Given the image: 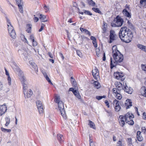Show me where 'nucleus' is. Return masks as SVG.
I'll return each instance as SVG.
<instances>
[{
	"mask_svg": "<svg viewBox=\"0 0 146 146\" xmlns=\"http://www.w3.org/2000/svg\"><path fill=\"white\" fill-rule=\"evenodd\" d=\"M112 50L113 60L111 58L110 66L111 68L117 65L118 63L122 62L123 59V55L117 50L116 45H114L112 47Z\"/></svg>",
	"mask_w": 146,
	"mask_h": 146,
	"instance_id": "obj_1",
	"label": "nucleus"
},
{
	"mask_svg": "<svg viewBox=\"0 0 146 146\" xmlns=\"http://www.w3.org/2000/svg\"><path fill=\"white\" fill-rule=\"evenodd\" d=\"M119 36L121 40L126 43L130 42L133 37V33L131 31L125 26L121 29L119 32Z\"/></svg>",
	"mask_w": 146,
	"mask_h": 146,
	"instance_id": "obj_2",
	"label": "nucleus"
},
{
	"mask_svg": "<svg viewBox=\"0 0 146 146\" xmlns=\"http://www.w3.org/2000/svg\"><path fill=\"white\" fill-rule=\"evenodd\" d=\"M17 71H19L21 74L20 79L23 86V92H26V91L28 88L29 84L26 78L24 76L22 71L19 68H17Z\"/></svg>",
	"mask_w": 146,
	"mask_h": 146,
	"instance_id": "obj_3",
	"label": "nucleus"
},
{
	"mask_svg": "<svg viewBox=\"0 0 146 146\" xmlns=\"http://www.w3.org/2000/svg\"><path fill=\"white\" fill-rule=\"evenodd\" d=\"M55 102L57 103L58 107L61 113V115L64 118H66L65 113L64 109V107L63 102L60 100L59 96H57L55 98Z\"/></svg>",
	"mask_w": 146,
	"mask_h": 146,
	"instance_id": "obj_4",
	"label": "nucleus"
},
{
	"mask_svg": "<svg viewBox=\"0 0 146 146\" xmlns=\"http://www.w3.org/2000/svg\"><path fill=\"white\" fill-rule=\"evenodd\" d=\"M8 30L9 33L11 37L13 38H15L16 37V34L14 28L11 25L10 20L8 19H7Z\"/></svg>",
	"mask_w": 146,
	"mask_h": 146,
	"instance_id": "obj_5",
	"label": "nucleus"
},
{
	"mask_svg": "<svg viewBox=\"0 0 146 146\" xmlns=\"http://www.w3.org/2000/svg\"><path fill=\"white\" fill-rule=\"evenodd\" d=\"M123 20L119 16L116 17L113 21L111 23V26L113 27H120L123 24Z\"/></svg>",
	"mask_w": 146,
	"mask_h": 146,
	"instance_id": "obj_6",
	"label": "nucleus"
},
{
	"mask_svg": "<svg viewBox=\"0 0 146 146\" xmlns=\"http://www.w3.org/2000/svg\"><path fill=\"white\" fill-rule=\"evenodd\" d=\"M36 103L39 113L40 114H43L44 107L42 102L39 100H38L36 101Z\"/></svg>",
	"mask_w": 146,
	"mask_h": 146,
	"instance_id": "obj_7",
	"label": "nucleus"
},
{
	"mask_svg": "<svg viewBox=\"0 0 146 146\" xmlns=\"http://www.w3.org/2000/svg\"><path fill=\"white\" fill-rule=\"evenodd\" d=\"M114 76L115 78L121 81H123L125 78L124 75L121 72H116L114 73Z\"/></svg>",
	"mask_w": 146,
	"mask_h": 146,
	"instance_id": "obj_8",
	"label": "nucleus"
},
{
	"mask_svg": "<svg viewBox=\"0 0 146 146\" xmlns=\"http://www.w3.org/2000/svg\"><path fill=\"white\" fill-rule=\"evenodd\" d=\"M110 40L109 42L111 43L115 40L118 37L117 36L115 33V32L111 30L110 31Z\"/></svg>",
	"mask_w": 146,
	"mask_h": 146,
	"instance_id": "obj_9",
	"label": "nucleus"
},
{
	"mask_svg": "<svg viewBox=\"0 0 146 146\" xmlns=\"http://www.w3.org/2000/svg\"><path fill=\"white\" fill-rule=\"evenodd\" d=\"M113 104L114 107L115 111H119L121 109L119 101L115 99L113 101Z\"/></svg>",
	"mask_w": 146,
	"mask_h": 146,
	"instance_id": "obj_10",
	"label": "nucleus"
},
{
	"mask_svg": "<svg viewBox=\"0 0 146 146\" xmlns=\"http://www.w3.org/2000/svg\"><path fill=\"white\" fill-rule=\"evenodd\" d=\"M123 86H124L123 90L125 92H126L128 94H131L133 91V90L132 88L130 87L128 88V87L126 85V83L123 82Z\"/></svg>",
	"mask_w": 146,
	"mask_h": 146,
	"instance_id": "obj_11",
	"label": "nucleus"
},
{
	"mask_svg": "<svg viewBox=\"0 0 146 146\" xmlns=\"http://www.w3.org/2000/svg\"><path fill=\"white\" fill-rule=\"evenodd\" d=\"M7 110V107L5 104L0 106V116H1L4 114L6 111Z\"/></svg>",
	"mask_w": 146,
	"mask_h": 146,
	"instance_id": "obj_12",
	"label": "nucleus"
},
{
	"mask_svg": "<svg viewBox=\"0 0 146 146\" xmlns=\"http://www.w3.org/2000/svg\"><path fill=\"white\" fill-rule=\"evenodd\" d=\"M92 75L94 78L96 80H98L99 78V72L98 70L96 68H95L93 70L92 72Z\"/></svg>",
	"mask_w": 146,
	"mask_h": 146,
	"instance_id": "obj_13",
	"label": "nucleus"
},
{
	"mask_svg": "<svg viewBox=\"0 0 146 146\" xmlns=\"http://www.w3.org/2000/svg\"><path fill=\"white\" fill-rule=\"evenodd\" d=\"M23 93L26 98H30L33 94V92L31 89H29L28 91L27 90L26 91V92Z\"/></svg>",
	"mask_w": 146,
	"mask_h": 146,
	"instance_id": "obj_14",
	"label": "nucleus"
},
{
	"mask_svg": "<svg viewBox=\"0 0 146 146\" xmlns=\"http://www.w3.org/2000/svg\"><path fill=\"white\" fill-rule=\"evenodd\" d=\"M124 106L126 107V109L130 108L132 106V102L130 100L127 99V100L124 104Z\"/></svg>",
	"mask_w": 146,
	"mask_h": 146,
	"instance_id": "obj_15",
	"label": "nucleus"
},
{
	"mask_svg": "<svg viewBox=\"0 0 146 146\" xmlns=\"http://www.w3.org/2000/svg\"><path fill=\"white\" fill-rule=\"evenodd\" d=\"M134 117V115L130 112L127 113L125 115V121H127L128 118H133Z\"/></svg>",
	"mask_w": 146,
	"mask_h": 146,
	"instance_id": "obj_16",
	"label": "nucleus"
},
{
	"mask_svg": "<svg viewBox=\"0 0 146 146\" xmlns=\"http://www.w3.org/2000/svg\"><path fill=\"white\" fill-rule=\"evenodd\" d=\"M38 14L40 15V17L39 18L41 22H44L47 21V19L45 15L42 14H40L39 13L37 14V15H38Z\"/></svg>",
	"mask_w": 146,
	"mask_h": 146,
	"instance_id": "obj_17",
	"label": "nucleus"
},
{
	"mask_svg": "<svg viewBox=\"0 0 146 146\" xmlns=\"http://www.w3.org/2000/svg\"><path fill=\"white\" fill-rule=\"evenodd\" d=\"M115 84L118 91H120L123 88L122 85L120 82H115Z\"/></svg>",
	"mask_w": 146,
	"mask_h": 146,
	"instance_id": "obj_18",
	"label": "nucleus"
},
{
	"mask_svg": "<svg viewBox=\"0 0 146 146\" xmlns=\"http://www.w3.org/2000/svg\"><path fill=\"white\" fill-rule=\"evenodd\" d=\"M93 84L94 87L96 89H99L101 87L100 83L98 81H95Z\"/></svg>",
	"mask_w": 146,
	"mask_h": 146,
	"instance_id": "obj_19",
	"label": "nucleus"
},
{
	"mask_svg": "<svg viewBox=\"0 0 146 146\" xmlns=\"http://www.w3.org/2000/svg\"><path fill=\"white\" fill-rule=\"evenodd\" d=\"M141 91L142 95L146 97V87H142L141 89Z\"/></svg>",
	"mask_w": 146,
	"mask_h": 146,
	"instance_id": "obj_20",
	"label": "nucleus"
},
{
	"mask_svg": "<svg viewBox=\"0 0 146 146\" xmlns=\"http://www.w3.org/2000/svg\"><path fill=\"white\" fill-rule=\"evenodd\" d=\"M80 29L82 32L85 33L87 35H88L89 36H90L91 35V33L87 30L82 27L80 28Z\"/></svg>",
	"mask_w": 146,
	"mask_h": 146,
	"instance_id": "obj_21",
	"label": "nucleus"
},
{
	"mask_svg": "<svg viewBox=\"0 0 146 146\" xmlns=\"http://www.w3.org/2000/svg\"><path fill=\"white\" fill-rule=\"evenodd\" d=\"M123 13L124 15L129 18H131V16L130 13L126 9H124L123 11Z\"/></svg>",
	"mask_w": 146,
	"mask_h": 146,
	"instance_id": "obj_22",
	"label": "nucleus"
},
{
	"mask_svg": "<svg viewBox=\"0 0 146 146\" xmlns=\"http://www.w3.org/2000/svg\"><path fill=\"white\" fill-rule=\"evenodd\" d=\"M137 47L140 49L146 52V46L139 44L137 45Z\"/></svg>",
	"mask_w": 146,
	"mask_h": 146,
	"instance_id": "obj_23",
	"label": "nucleus"
},
{
	"mask_svg": "<svg viewBox=\"0 0 146 146\" xmlns=\"http://www.w3.org/2000/svg\"><path fill=\"white\" fill-rule=\"evenodd\" d=\"M92 40L93 44L95 48H97L98 45L96 38L93 36H92Z\"/></svg>",
	"mask_w": 146,
	"mask_h": 146,
	"instance_id": "obj_24",
	"label": "nucleus"
},
{
	"mask_svg": "<svg viewBox=\"0 0 146 146\" xmlns=\"http://www.w3.org/2000/svg\"><path fill=\"white\" fill-rule=\"evenodd\" d=\"M73 94L78 99H81V97L78 91L77 90L76 92H74Z\"/></svg>",
	"mask_w": 146,
	"mask_h": 146,
	"instance_id": "obj_25",
	"label": "nucleus"
},
{
	"mask_svg": "<svg viewBox=\"0 0 146 146\" xmlns=\"http://www.w3.org/2000/svg\"><path fill=\"white\" fill-rule=\"evenodd\" d=\"M56 137L59 141L61 142L62 141V138L63 135L60 134H58L57 135Z\"/></svg>",
	"mask_w": 146,
	"mask_h": 146,
	"instance_id": "obj_26",
	"label": "nucleus"
},
{
	"mask_svg": "<svg viewBox=\"0 0 146 146\" xmlns=\"http://www.w3.org/2000/svg\"><path fill=\"white\" fill-rule=\"evenodd\" d=\"M133 118H128L127 121L128 122H127V121H125L126 122L128 123L129 124L132 125L134 124V122L132 119Z\"/></svg>",
	"mask_w": 146,
	"mask_h": 146,
	"instance_id": "obj_27",
	"label": "nucleus"
},
{
	"mask_svg": "<svg viewBox=\"0 0 146 146\" xmlns=\"http://www.w3.org/2000/svg\"><path fill=\"white\" fill-rule=\"evenodd\" d=\"M92 10L94 11L96 13H98L100 14H102V13L101 12L98 8H95L93 7L92 8Z\"/></svg>",
	"mask_w": 146,
	"mask_h": 146,
	"instance_id": "obj_28",
	"label": "nucleus"
},
{
	"mask_svg": "<svg viewBox=\"0 0 146 146\" xmlns=\"http://www.w3.org/2000/svg\"><path fill=\"white\" fill-rule=\"evenodd\" d=\"M21 37L22 39V40L25 43H26L27 44H29V42L27 40V39L25 38V36L24 35H22Z\"/></svg>",
	"mask_w": 146,
	"mask_h": 146,
	"instance_id": "obj_29",
	"label": "nucleus"
},
{
	"mask_svg": "<svg viewBox=\"0 0 146 146\" xmlns=\"http://www.w3.org/2000/svg\"><path fill=\"white\" fill-rule=\"evenodd\" d=\"M5 119L6 121L5 125L6 126H7L10 123V119L9 117H5Z\"/></svg>",
	"mask_w": 146,
	"mask_h": 146,
	"instance_id": "obj_30",
	"label": "nucleus"
},
{
	"mask_svg": "<svg viewBox=\"0 0 146 146\" xmlns=\"http://www.w3.org/2000/svg\"><path fill=\"white\" fill-rule=\"evenodd\" d=\"M31 64L33 68H34L35 70H37L38 67L35 63L34 62H31Z\"/></svg>",
	"mask_w": 146,
	"mask_h": 146,
	"instance_id": "obj_31",
	"label": "nucleus"
},
{
	"mask_svg": "<svg viewBox=\"0 0 146 146\" xmlns=\"http://www.w3.org/2000/svg\"><path fill=\"white\" fill-rule=\"evenodd\" d=\"M140 3L141 5L142 6L144 7L146 5V0H140Z\"/></svg>",
	"mask_w": 146,
	"mask_h": 146,
	"instance_id": "obj_32",
	"label": "nucleus"
},
{
	"mask_svg": "<svg viewBox=\"0 0 146 146\" xmlns=\"http://www.w3.org/2000/svg\"><path fill=\"white\" fill-rule=\"evenodd\" d=\"M1 129L2 131L4 132H10L11 131V129H7L5 128H3L2 127H1Z\"/></svg>",
	"mask_w": 146,
	"mask_h": 146,
	"instance_id": "obj_33",
	"label": "nucleus"
},
{
	"mask_svg": "<svg viewBox=\"0 0 146 146\" xmlns=\"http://www.w3.org/2000/svg\"><path fill=\"white\" fill-rule=\"evenodd\" d=\"M115 95L116 96V98L117 99L120 100L122 98V95L119 93V92Z\"/></svg>",
	"mask_w": 146,
	"mask_h": 146,
	"instance_id": "obj_34",
	"label": "nucleus"
},
{
	"mask_svg": "<svg viewBox=\"0 0 146 146\" xmlns=\"http://www.w3.org/2000/svg\"><path fill=\"white\" fill-rule=\"evenodd\" d=\"M72 84L75 89L76 90L77 89V87L76 81L74 80L72 82Z\"/></svg>",
	"mask_w": 146,
	"mask_h": 146,
	"instance_id": "obj_35",
	"label": "nucleus"
},
{
	"mask_svg": "<svg viewBox=\"0 0 146 146\" xmlns=\"http://www.w3.org/2000/svg\"><path fill=\"white\" fill-rule=\"evenodd\" d=\"M17 3L19 6V5H22L23 4V2L22 0H16Z\"/></svg>",
	"mask_w": 146,
	"mask_h": 146,
	"instance_id": "obj_36",
	"label": "nucleus"
},
{
	"mask_svg": "<svg viewBox=\"0 0 146 146\" xmlns=\"http://www.w3.org/2000/svg\"><path fill=\"white\" fill-rule=\"evenodd\" d=\"M27 27H28V28L26 30V31L27 33H30L31 32V27L30 25H27Z\"/></svg>",
	"mask_w": 146,
	"mask_h": 146,
	"instance_id": "obj_37",
	"label": "nucleus"
},
{
	"mask_svg": "<svg viewBox=\"0 0 146 146\" xmlns=\"http://www.w3.org/2000/svg\"><path fill=\"white\" fill-rule=\"evenodd\" d=\"M106 97V96H97L96 98L97 100H100L102 99L103 98H105Z\"/></svg>",
	"mask_w": 146,
	"mask_h": 146,
	"instance_id": "obj_38",
	"label": "nucleus"
},
{
	"mask_svg": "<svg viewBox=\"0 0 146 146\" xmlns=\"http://www.w3.org/2000/svg\"><path fill=\"white\" fill-rule=\"evenodd\" d=\"M18 7L19 9V11L21 13H23V8L22 5H19Z\"/></svg>",
	"mask_w": 146,
	"mask_h": 146,
	"instance_id": "obj_39",
	"label": "nucleus"
},
{
	"mask_svg": "<svg viewBox=\"0 0 146 146\" xmlns=\"http://www.w3.org/2000/svg\"><path fill=\"white\" fill-rule=\"evenodd\" d=\"M112 91L113 93V94L115 95L119 92H117V89L116 88H113L112 90Z\"/></svg>",
	"mask_w": 146,
	"mask_h": 146,
	"instance_id": "obj_40",
	"label": "nucleus"
},
{
	"mask_svg": "<svg viewBox=\"0 0 146 146\" xmlns=\"http://www.w3.org/2000/svg\"><path fill=\"white\" fill-rule=\"evenodd\" d=\"M45 78H46V80L48 82L51 84H52V82L51 81V80L50 79L49 77H48V76H46V77H45Z\"/></svg>",
	"mask_w": 146,
	"mask_h": 146,
	"instance_id": "obj_41",
	"label": "nucleus"
},
{
	"mask_svg": "<svg viewBox=\"0 0 146 146\" xmlns=\"http://www.w3.org/2000/svg\"><path fill=\"white\" fill-rule=\"evenodd\" d=\"M32 42L33 46L34 47L36 46L38 44L37 42L35 40L32 41Z\"/></svg>",
	"mask_w": 146,
	"mask_h": 146,
	"instance_id": "obj_42",
	"label": "nucleus"
},
{
	"mask_svg": "<svg viewBox=\"0 0 146 146\" xmlns=\"http://www.w3.org/2000/svg\"><path fill=\"white\" fill-rule=\"evenodd\" d=\"M142 69L143 70L146 72V65L144 64L141 65Z\"/></svg>",
	"mask_w": 146,
	"mask_h": 146,
	"instance_id": "obj_43",
	"label": "nucleus"
},
{
	"mask_svg": "<svg viewBox=\"0 0 146 146\" xmlns=\"http://www.w3.org/2000/svg\"><path fill=\"white\" fill-rule=\"evenodd\" d=\"M127 142L129 145H131L132 144L131 139V138H128L127 139Z\"/></svg>",
	"mask_w": 146,
	"mask_h": 146,
	"instance_id": "obj_44",
	"label": "nucleus"
},
{
	"mask_svg": "<svg viewBox=\"0 0 146 146\" xmlns=\"http://www.w3.org/2000/svg\"><path fill=\"white\" fill-rule=\"evenodd\" d=\"M29 39L30 40H31V41H33L34 40L35 38L34 37V36L33 35H31L29 37Z\"/></svg>",
	"mask_w": 146,
	"mask_h": 146,
	"instance_id": "obj_45",
	"label": "nucleus"
},
{
	"mask_svg": "<svg viewBox=\"0 0 146 146\" xmlns=\"http://www.w3.org/2000/svg\"><path fill=\"white\" fill-rule=\"evenodd\" d=\"M137 138L138 140L139 141H142L143 140V138L142 137H140V136H137Z\"/></svg>",
	"mask_w": 146,
	"mask_h": 146,
	"instance_id": "obj_46",
	"label": "nucleus"
},
{
	"mask_svg": "<svg viewBox=\"0 0 146 146\" xmlns=\"http://www.w3.org/2000/svg\"><path fill=\"white\" fill-rule=\"evenodd\" d=\"M84 13L86 15H91V13L90 11H88L85 10L84 11Z\"/></svg>",
	"mask_w": 146,
	"mask_h": 146,
	"instance_id": "obj_47",
	"label": "nucleus"
},
{
	"mask_svg": "<svg viewBox=\"0 0 146 146\" xmlns=\"http://www.w3.org/2000/svg\"><path fill=\"white\" fill-rule=\"evenodd\" d=\"M8 76V83L9 85H10L11 84V78L9 76V75L7 76Z\"/></svg>",
	"mask_w": 146,
	"mask_h": 146,
	"instance_id": "obj_48",
	"label": "nucleus"
},
{
	"mask_svg": "<svg viewBox=\"0 0 146 146\" xmlns=\"http://www.w3.org/2000/svg\"><path fill=\"white\" fill-rule=\"evenodd\" d=\"M119 118L120 119L121 121H124L125 116H124L123 115H120L119 117Z\"/></svg>",
	"mask_w": 146,
	"mask_h": 146,
	"instance_id": "obj_49",
	"label": "nucleus"
},
{
	"mask_svg": "<svg viewBox=\"0 0 146 146\" xmlns=\"http://www.w3.org/2000/svg\"><path fill=\"white\" fill-rule=\"evenodd\" d=\"M124 121H120L119 123L121 126H123L125 124Z\"/></svg>",
	"mask_w": 146,
	"mask_h": 146,
	"instance_id": "obj_50",
	"label": "nucleus"
},
{
	"mask_svg": "<svg viewBox=\"0 0 146 146\" xmlns=\"http://www.w3.org/2000/svg\"><path fill=\"white\" fill-rule=\"evenodd\" d=\"M76 90H74V88H70L69 89V91H72L73 93H74V92H76Z\"/></svg>",
	"mask_w": 146,
	"mask_h": 146,
	"instance_id": "obj_51",
	"label": "nucleus"
},
{
	"mask_svg": "<svg viewBox=\"0 0 146 146\" xmlns=\"http://www.w3.org/2000/svg\"><path fill=\"white\" fill-rule=\"evenodd\" d=\"M42 72L43 74L44 75V76L45 78L46 77V76H48L47 72L45 71H43Z\"/></svg>",
	"mask_w": 146,
	"mask_h": 146,
	"instance_id": "obj_52",
	"label": "nucleus"
},
{
	"mask_svg": "<svg viewBox=\"0 0 146 146\" xmlns=\"http://www.w3.org/2000/svg\"><path fill=\"white\" fill-rule=\"evenodd\" d=\"M142 130L144 133L146 134V127H142Z\"/></svg>",
	"mask_w": 146,
	"mask_h": 146,
	"instance_id": "obj_53",
	"label": "nucleus"
},
{
	"mask_svg": "<svg viewBox=\"0 0 146 146\" xmlns=\"http://www.w3.org/2000/svg\"><path fill=\"white\" fill-rule=\"evenodd\" d=\"M76 53L77 55L80 57L82 56V53L79 50H77L76 51Z\"/></svg>",
	"mask_w": 146,
	"mask_h": 146,
	"instance_id": "obj_54",
	"label": "nucleus"
},
{
	"mask_svg": "<svg viewBox=\"0 0 146 146\" xmlns=\"http://www.w3.org/2000/svg\"><path fill=\"white\" fill-rule=\"evenodd\" d=\"M49 56L51 58H53V55L52 54V53L50 52H48V54Z\"/></svg>",
	"mask_w": 146,
	"mask_h": 146,
	"instance_id": "obj_55",
	"label": "nucleus"
},
{
	"mask_svg": "<svg viewBox=\"0 0 146 146\" xmlns=\"http://www.w3.org/2000/svg\"><path fill=\"white\" fill-rule=\"evenodd\" d=\"M59 54L60 57L62 58V60H63L64 59V57L62 54L61 52H59Z\"/></svg>",
	"mask_w": 146,
	"mask_h": 146,
	"instance_id": "obj_56",
	"label": "nucleus"
},
{
	"mask_svg": "<svg viewBox=\"0 0 146 146\" xmlns=\"http://www.w3.org/2000/svg\"><path fill=\"white\" fill-rule=\"evenodd\" d=\"M143 119H146V113L145 112H144L143 113Z\"/></svg>",
	"mask_w": 146,
	"mask_h": 146,
	"instance_id": "obj_57",
	"label": "nucleus"
},
{
	"mask_svg": "<svg viewBox=\"0 0 146 146\" xmlns=\"http://www.w3.org/2000/svg\"><path fill=\"white\" fill-rule=\"evenodd\" d=\"M33 19L35 22H36L38 21L39 19L37 17H35Z\"/></svg>",
	"mask_w": 146,
	"mask_h": 146,
	"instance_id": "obj_58",
	"label": "nucleus"
},
{
	"mask_svg": "<svg viewBox=\"0 0 146 146\" xmlns=\"http://www.w3.org/2000/svg\"><path fill=\"white\" fill-rule=\"evenodd\" d=\"M105 103L108 108H109V103L108 100H106Z\"/></svg>",
	"mask_w": 146,
	"mask_h": 146,
	"instance_id": "obj_59",
	"label": "nucleus"
},
{
	"mask_svg": "<svg viewBox=\"0 0 146 146\" xmlns=\"http://www.w3.org/2000/svg\"><path fill=\"white\" fill-rule=\"evenodd\" d=\"M22 50H23V51H25V52H26L27 54H28V48L27 49H26V48H24L22 49Z\"/></svg>",
	"mask_w": 146,
	"mask_h": 146,
	"instance_id": "obj_60",
	"label": "nucleus"
},
{
	"mask_svg": "<svg viewBox=\"0 0 146 146\" xmlns=\"http://www.w3.org/2000/svg\"><path fill=\"white\" fill-rule=\"evenodd\" d=\"M117 143L118 144L117 146H122V143L121 141H119Z\"/></svg>",
	"mask_w": 146,
	"mask_h": 146,
	"instance_id": "obj_61",
	"label": "nucleus"
},
{
	"mask_svg": "<svg viewBox=\"0 0 146 146\" xmlns=\"http://www.w3.org/2000/svg\"><path fill=\"white\" fill-rule=\"evenodd\" d=\"M92 6L97 7V6L96 5L95 3L92 0Z\"/></svg>",
	"mask_w": 146,
	"mask_h": 146,
	"instance_id": "obj_62",
	"label": "nucleus"
},
{
	"mask_svg": "<svg viewBox=\"0 0 146 146\" xmlns=\"http://www.w3.org/2000/svg\"><path fill=\"white\" fill-rule=\"evenodd\" d=\"M92 128H93L94 129H96V127H95V125H94V123H93L92 122Z\"/></svg>",
	"mask_w": 146,
	"mask_h": 146,
	"instance_id": "obj_63",
	"label": "nucleus"
},
{
	"mask_svg": "<svg viewBox=\"0 0 146 146\" xmlns=\"http://www.w3.org/2000/svg\"><path fill=\"white\" fill-rule=\"evenodd\" d=\"M141 134V132L139 131H138L137 133V137L140 136Z\"/></svg>",
	"mask_w": 146,
	"mask_h": 146,
	"instance_id": "obj_64",
	"label": "nucleus"
}]
</instances>
